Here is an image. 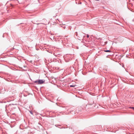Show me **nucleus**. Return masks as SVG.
Instances as JSON below:
<instances>
[{"label": "nucleus", "instance_id": "1", "mask_svg": "<svg viewBox=\"0 0 134 134\" xmlns=\"http://www.w3.org/2000/svg\"><path fill=\"white\" fill-rule=\"evenodd\" d=\"M45 80H38L34 81V82L36 84H41L43 83Z\"/></svg>", "mask_w": 134, "mask_h": 134}, {"label": "nucleus", "instance_id": "2", "mask_svg": "<svg viewBox=\"0 0 134 134\" xmlns=\"http://www.w3.org/2000/svg\"><path fill=\"white\" fill-rule=\"evenodd\" d=\"M104 51L105 52H111V51H110V50H104Z\"/></svg>", "mask_w": 134, "mask_h": 134}, {"label": "nucleus", "instance_id": "3", "mask_svg": "<svg viewBox=\"0 0 134 134\" xmlns=\"http://www.w3.org/2000/svg\"><path fill=\"white\" fill-rule=\"evenodd\" d=\"M75 86H76L75 85H70V86L71 87H74Z\"/></svg>", "mask_w": 134, "mask_h": 134}, {"label": "nucleus", "instance_id": "4", "mask_svg": "<svg viewBox=\"0 0 134 134\" xmlns=\"http://www.w3.org/2000/svg\"><path fill=\"white\" fill-rule=\"evenodd\" d=\"M130 108L132 109L133 110H134V107H130Z\"/></svg>", "mask_w": 134, "mask_h": 134}, {"label": "nucleus", "instance_id": "5", "mask_svg": "<svg viewBox=\"0 0 134 134\" xmlns=\"http://www.w3.org/2000/svg\"><path fill=\"white\" fill-rule=\"evenodd\" d=\"M89 37V35H87V38H88Z\"/></svg>", "mask_w": 134, "mask_h": 134}, {"label": "nucleus", "instance_id": "6", "mask_svg": "<svg viewBox=\"0 0 134 134\" xmlns=\"http://www.w3.org/2000/svg\"><path fill=\"white\" fill-rule=\"evenodd\" d=\"M58 125H55V126L56 127H57L58 126Z\"/></svg>", "mask_w": 134, "mask_h": 134}, {"label": "nucleus", "instance_id": "7", "mask_svg": "<svg viewBox=\"0 0 134 134\" xmlns=\"http://www.w3.org/2000/svg\"><path fill=\"white\" fill-rule=\"evenodd\" d=\"M76 35L77 36V32H76Z\"/></svg>", "mask_w": 134, "mask_h": 134}, {"label": "nucleus", "instance_id": "8", "mask_svg": "<svg viewBox=\"0 0 134 134\" xmlns=\"http://www.w3.org/2000/svg\"><path fill=\"white\" fill-rule=\"evenodd\" d=\"M30 113H31V114H32V112H30Z\"/></svg>", "mask_w": 134, "mask_h": 134}, {"label": "nucleus", "instance_id": "9", "mask_svg": "<svg viewBox=\"0 0 134 134\" xmlns=\"http://www.w3.org/2000/svg\"><path fill=\"white\" fill-rule=\"evenodd\" d=\"M95 0L96 1H99V0Z\"/></svg>", "mask_w": 134, "mask_h": 134}, {"label": "nucleus", "instance_id": "10", "mask_svg": "<svg viewBox=\"0 0 134 134\" xmlns=\"http://www.w3.org/2000/svg\"><path fill=\"white\" fill-rule=\"evenodd\" d=\"M3 37H4L3 35Z\"/></svg>", "mask_w": 134, "mask_h": 134}]
</instances>
